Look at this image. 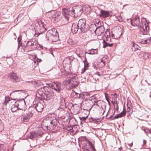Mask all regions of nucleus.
<instances>
[{"label":"nucleus","instance_id":"f257e3e1","mask_svg":"<svg viewBox=\"0 0 151 151\" xmlns=\"http://www.w3.org/2000/svg\"><path fill=\"white\" fill-rule=\"evenodd\" d=\"M83 8L81 6L75 8L70 10L66 9H63V20L64 24H66L68 22V20L70 17H76L80 16L82 13Z\"/></svg>","mask_w":151,"mask_h":151},{"label":"nucleus","instance_id":"f03ea898","mask_svg":"<svg viewBox=\"0 0 151 151\" xmlns=\"http://www.w3.org/2000/svg\"><path fill=\"white\" fill-rule=\"evenodd\" d=\"M79 84L77 76L76 74L74 75L69 79H66L63 81V84L66 87L69 88H76Z\"/></svg>","mask_w":151,"mask_h":151},{"label":"nucleus","instance_id":"7ed1b4c3","mask_svg":"<svg viewBox=\"0 0 151 151\" xmlns=\"http://www.w3.org/2000/svg\"><path fill=\"white\" fill-rule=\"evenodd\" d=\"M57 121L54 116H48L43 120V124H45L47 128L49 127L50 129H54L57 123Z\"/></svg>","mask_w":151,"mask_h":151},{"label":"nucleus","instance_id":"20e7f679","mask_svg":"<svg viewBox=\"0 0 151 151\" xmlns=\"http://www.w3.org/2000/svg\"><path fill=\"white\" fill-rule=\"evenodd\" d=\"M12 105L11 110L13 112H15L18 109L24 111H25L26 109L24 99L12 102Z\"/></svg>","mask_w":151,"mask_h":151},{"label":"nucleus","instance_id":"39448f33","mask_svg":"<svg viewBox=\"0 0 151 151\" xmlns=\"http://www.w3.org/2000/svg\"><path fill=\"white\" fill-rule=\"evenodd\" d=\"M96 29L93 30V31L96 34H97L98 36H100L101 35H104L105 37L106 36V38L108 37H110V33L108 29L104 32L105 29L104 27L101 25V22L99 21L96 23L95 26H97Z\"/></svg>","mask_w":151,"mask_h":151},{"label":"nucleus","instance_id":"423d86ee","mask_svg":"<svg viewBox=\"0 0 151 151\" xmlns=\"http://www.w3.org/2000/svg\"><path fill=\"white\" fill-rule=\"evenodd\" d=\"M46 37L48 40L56 42L58 40V33L56 29H52L47 31Z\"/></svg>","mask_w":151,"mask_h":151},{"label":"nucleus","instance_id":"0eeeda50","mask_svg":"<svg viewBox=\"0 0 151 151\" xmlns=\"http://www.w3.org/2000/svg\"><path fill=\"white\" fill-rule=\"evenodd\" d=\"M77 24L79 29V33H84L88 31L89 29H91V27H90L88 24H86V21L85 19H79Z\"/></svg>","mask_w":151,"mask_h":151},{"label":"nucleus","instance_id":"6e6552de","mask_svg":"<svg viewBox=\"0 0 151 151\" xmlns=\"http://www.w3.org/2000/svg\"><path fill=\"white\" fill-rule=\"evenodd\" d=\"M45 90L43 99L47 101L49 100L54 95L53 90L47 86L45 87Z\"/></svg>","mask_w":151,"mask_h":151},{"label":"nucleus","instance_id":"1a4fd4ad","mask_svg":"<svg viewBox=\"0 0 151 151\" xmlns=\"http://www.w3.org/2000/svg\"><path fill=\"white\" fill-rule=\"evenodd\" d=\"M131 24L138 29L143 24L142 19H140L139 17L136 16L130 20Z\"/></svg>","mask_w":151,"mask_h":151},{"label":"nucleus","instance_id":"9d476101","mask_svg":"<svg viewBox=\"0 0 151 151\" xmlns=\"http://www.w3.org/2000/svg\"><path fill=\"white\" fill-rule=\"evenodd\" d=\"M36 25L37 27H36V29L37 31L38 30L40 31V32L36 33L35 35V37H38L41 34L46 31V29L44 27L43 23L41 21L39 22L38 23H36Z\"/></svg>","mask_w":151,"mask_h":151},{"label":"nucleus","instance_id":"9b49d317","mask_svg":"<svg viewBox=\"0 0 151 151\" xmlns=\"http://www.w3.org/2000/svg\"><path fill=\"white\" fill-rule=\"evenodd\" d=\"M52 89H54L58 92H60L61 90L64 88L63 85L58 82H54L51 84Z\"/></svg>","mask_w":151,"mask_h":151},{"label":"nucleus","instance_id":"f8f14e48","mask_svg":"<svg viewBox=\"0 0 151 151\" xmlns=\"http://www.w3.org/2000/svg\"><path fill=\"white\" fill-rule=\"evenodd\" d=\"M32 109L33 108H30L28 112L23 115V121L24 122H28L29 119L33 116V113L31 111Z\"/></svg>","mask_w":151,"mask_h":151},{"label":"nucleus","instance_id":"ddd939ff","mask_svg":"<svg viewBox=\"0 0 151 151\" xmlns=\"http://www.w3.org/2000/svg\"><path fill=\"white\" fill-rule=\"evenodd\" d=\"M148 23H145L144 24H143L141 26L139 27L137 29L140 32V33L145 35L147 34L148 31L149 29V27L148 26Z\"/></svg>","mask_w":151,"mask_h":151},{"label":"nucleus","instance_id":"4468645a","mask_svg":"<svg viewBox=\"0 0 151 151\" xmlns=\"http://www.w3.org/2000/svg\"><path fill=\"white\" fill-rule=\"evenodd\" d=\"M8 78L13 82H16L19 81V78L18 77L17 74L13 72L9 74Z\"/></svg>","mask_w":151,"mask_h":151},{"label":"nucleus","instance_id":"2eb2a0df","mask_svg":"<svg viewBox=\"0 0 151 151\" xmlns=\"http://www.w3.org/2000/svg\"><path fill=\"white\" fill-rule=\"evenodd\" d=\"M44 102L41 101V102H38L36 104L34 105V107L36 109L37 111L38 112H41L42 111L44 108Z\"/></svg>","mask_w":151,"mask_h":151},{"label":"nucleus","instance_id":"dca6fc26","mask_svg":"<svg viewBox=\"0 0 151 151\" xmlns=\"http://www.w3.org/2000/svg\"><path fill=\"white\" fill-rule=\"evenodd\" d=\"M47 86H44L43 87H41L40 89H39L36 93V96L39 98L43 99V98L45 95L44 92H45V87Z\"/></svg>","mask_w":151,"mask_h":151},{"label":"nucleus","instance_id":"f3484780","mask_svg":"<svg viewBox=\"0 0 151 151\" xmlns=\"http://www.w3.org/2000/svg\"><path fill=\"white\" fill-rule=\"evenodd\" d=\"M47 17L50 18H55L59 16V14L57 12L55 11H52L51 12H48L47 14Z\"/></svg>","mask_w":151,"mask_h":151},{"label":"nucleus","instance_id":"a211bd4d","mask_svg":"<svg viewBox=\"0 0 151 151\" xmlns=\"http://www.w3.org/2000/svg\"><path fill=\"white\" fill-rule=\"evenodd\" d=\"M79 29L77 23H73L72 24L71 30L73 33L75 34L78 32H79Z\"/></svg>","mask_w":151,"mask_h":151},{"label":"nucleus","instance_id":"6ab92c4d","mask_svg":"<svg viewBox=\"0 0 151 151\" xmlns=\"http://www.w3.org/2000/svg\"><path fill=\"white\" fill-rule=\"evenodd\" d=\"M131 48L133 51H136L138 50H140L141 47L137 44L132 41L131 45Z\"/></svg>","mask_w":151,"mask_h":151},{"label":"nucleus","instance_id":"aec40b11","mask_svg":"<svg viewBox=\"0 0 151 151\" xmlns=\"http://www.w3.org/2000/svg\"><path fill=\"white\" fill-rule=\"evenodd\" d=\"M23 90H15L12 91L10 94V95L11 96H14L15 97H16L18 96L21 93H23Z\"/></svg>","mask_w":151,"mask_h":151},{"label":"nucleus","instance_id":"412c9836","mask_svg":"<svg viewBox=\"0 0 151 151\" xmlns=\"http://www.w3.org/2000/svg\"><path fill=\"white\" fill-rule=\"evenodd\" d=\"M100 16L104 17H108L111 15L110 13L108 11L101 10L100 14Z\"/></svg>","mask_w":151,"mask_h":151},{"label":"nucleus","instance_id":"4be33fe9","mask_svg":"<svg viewBox=\"0 0 151 151\" xmlns=\"http://www.w3.org/2000/svg\"><path fill=\"white\" fill-rule=\"evenodd\" d=\"M82 52L83 51L82 48L79 47L76 49L75 51L76 53L80 58L82 57L83 56Z\"/></svg>","mask_w":151,"mask_h":151},{"label":"nucleus","instance_id":"5701e85b","mask_svg":"<svg viewBox=\"0 0 151 151\" xmlns=\"http://www.w3.org/2000/svg\"><path fill=\"white\" fill-rule=\"evenodd\" d=\"M123 110L124 111H122L120 114L116 115L114 117L113 119H118L124 116L125 115L126 111H125L124 107L123 108Z\"/></svg>","mask_w":151,"mask_h":151},{"label":"nucleus","instance_id":"b1692460","mask_svg":"<svg viewBox=\"0 0 151 151\" xmlns=\"http://www.w3.org/2000/svg\"><path fill=\"white\" fill-rule=\"evenodd\" d=\"M88 144L90 148H86L85 149V151H91H91H96L94 145L92 144L91 142L90 141H88Z\"/></svg>","mask_w":151,"mask_h":151},{"label":"nucleus","instance_id":"393cba45","mask_svg":"<svg viewBox=\"0 0 151 151\" xmlns=\"http://www.w3.org/2000/svg\"><path fill=\"white\" fill-rule=\"evenodd\" d=\"M32 44L33 45L32 47V50H34L36 48H37L38 47L42 49H43V46H41L40 45L38 44L37 42H33Z\"/></svg>","mask_w":151,"mask_h":151},{"label":"nucleus","instance_id":"a878e982","mask_svg":"<svg viewBox=\"0 0 151 151\" xmlns=\"http://www.w3.org/2000/svg\"><path fill=\"white\" fill-rule=\"evenodd\" d=\"M70 73L66 72L65 70L63 68L61 69L60 70V72L58 73V75L60 76H61L64 74L69 75H70Z\"/></svg>","mask_w":151,"mask_h":151},{"label":"nucleus","instance_id":"bb28decb","mask_svg":"<svg viewBox=\"0 0 151 151\" xmlns=\"http://www.w3.org/2000/svg\"><path fill=\"white\" fill-rule=\"evenodd\" d=\"M32 83L35 87H37L41 86L42 85V83L39 80H37L32 82Z\"/></svg>","mask_w":151,"mask_h":151},{"label":"nucleus","instance_id":"cd10ccee","mask_svg":"<svg viewBox=\"0 0 151 151\" xmlns=\"http://www.w3.org/2000/svg\"><path fill=\"white\" fill-rule=\"evenodd\" d=\"M71 96L74 98H80L81 96V95L74 91L72 92L71 94Z\"/></svg>","mask_w":151,"mask_h":151},{"label":"nucleus","instance_id":"c85d7f7f","mask_svg":"<svg viewBox=\"0 0 151 151\" xmlns=\"http://www.w3.org/2000/svg\"><path fill=\"white\" fill-rule=\"evenodd\" d=\"M139 57H143L145 59H147L149 58V55L144 52H142L139 55Z\"/></svg>","mask_w":151,"mask_h":151},{"label":"nucleus","instance_id":"c756f323","mask_svg":"<svg viewBox=\"0 0 151 151\" xmlns=\"http://www.w3.org/2000/svg\"><path fill=\"white\" fill-rule=\"evenodd\" d=\"M33 42V41H28L27 43V48L30 50H32Z\"/></svg>","mask_w":151,"mask_h":151},{"label":"nucleus","instance_id":"7c9ffc66","mask_svg":"<svg viewBox=\"0 0 151 151\" xmlns=\"http://www.w3.org/2000/svg\"><path fill=\"white\" fill-rule=\"evenodd\" d=\"M38 136L36 132H32L30 133L29 138L31 139H33L34 138H36Z\"/></svg>","mask_w":151,"mask_h":151},{"label":"nucleus","instance_id":"2f4dec72","mask_svg":"<svg viewBox=\"0 0 151 151\" xmlns=\"http://www.w3.org/2000/svg\"><path fill=\"white\" fill-rule=\"evenodd\" d=\"M9 97V96H6L5 97V101L3 102V104L5 105L7 104V103L10 101Z\"/></svg>","mask_w":151,"mask_h":151},{"label":"nucleus","instance_id":"473e14b6","mask_svg":"<svg viewBox=\"0 0 151 151\" xmlns=\"http://www.w3.org/2000/svg\"><path fill=\"white\" fill-rule=\"evenodd\" d=\"M141 129L142 130H143L144 132L147 134L148 133H151V131L149 130L147 128H145L144 129H143V127H142L141 128Z\"/></svg>","mask_w":151,"mask_h":151},{"label":"nucleus","instance_id":"72a5a7b5","mask_svg":"<svg viewBox=\"0 0 151 151\" xmlns=\"http://www.w3.org/2000/svg\"><path fill=\"white\" fill-rule=\"evenodd\" d=\"M127 112L128 114V115H127V116H129V115H130L132 112V108L127 107Z\"/></svg>","mask_w":151,"mask_h":151},{"label":"nucleus","instance_id":"f704fd0d","mask_svg":"<svg viewBox=\"0 0 151 151\" xmlns=\"http://www.w3.org/2000/svg\"><path fill=\"white\" fill-rule=\"evenodd\" d=\"M120 35H118L117 36L116 33L115 34H112L111 35L112 37L114 39H118L120 37Z\"/></svg>","mask_w":151,"mask_h":151},{"label":"nucleus","instance_id":"c9c22d12","mask_svg":"<svg viewBox=\"0 0 151 151\" xmlns=\"http://www.w3.org/2000/svg\"><path fill=\"white\" fill-rule=\"evenodd\" d=\"M5 148L3 145L0 144V151H5Z\"/></svg>","mask_w":151,"mask_h":151},{"label":"nucleus","instance_id":"e433bc0d","mask_svg":"<svg viewBox=\"0 0 151 151\" xmlns=\"http://www.w3.org/2000/svg\"><path fill=\"white\" fill-rule=\"evenodd\" d=\"M127 107L132 108V104L130 101H127Z\"/></svg>","mask_w":151,"mask_h":151},{"label":"nucleus","instance_id":"4c0bfd02","mask_svg":"<svg viewBox=\"0 0 151 151\" xmlns=\"http://www.w3.org/2000/svg\"><path fill=\"white\" fill-rule=\"evenodd\" d=\"M85 11H87L86 12H89L91 10V7L90 6H86V7H85Z\"/></svg>","mask_w":151,"mask_h":151},{"label":"nucleus","instance_id":"58836bf2","mask_svg":"<svg viewBox=\"0 0 151 151\" xmlns=\"http://www.w3.org/2000/svg\"><path fill=\"white\" fill-rule=\"evenodd\" d=\"M117 19L118 21L119 22H122L123 21V19L121 16H119L118 17H117Z\"/></svg>","mask_w":151,"mask_h":151},{"label":"nucleus","instance_id":"ea45409f","mask_svg":"<svg viewBox=\"0 0 151 151\" xmlns=\"http://www.w3.org/2000/svg\"><path fill=\"white\" fill-rule=\"evenodd\" d=\"M90 51L91 52L92 55H93L97 53V51L96 50V49H91Z\"/></svg>","mask_w":151,"mask_h":151},{"label":"nucleus","instance_id":"a19ab883","mask_svg":"<svg viewBox=\"0 0 151 151\" xmlns=\"http://www.w3.org/2000/svg\"><path fill=\"white\" fill-rule=\"evenodd\" d=\"M88 116H87L86 117H79V118L81 120H83L84 121H85L86 119L87 118Z\"/></svg>","mask_w":151,"mask_h":151},{"label":"nucleus","instance_id":"79ce46f5","mask_svg":"<svg viewBox=\"0 0 151 151\" xmlns=\"http://www.w3.org/2000/svg\"><path fill=\"white\" fill-rule=\"evenodd\" d=\"M22 52H24L26 50V48L27 47V45H24L22 46Z\"/></svg>","mask_w":151,"mask_h":151},{"label":"nucleus","instance_id":"37998d69","mask_svg":"<svg viewBox=\"0 0 151 151\" xmlns=\"http://www.w3.org/2000/svg\"><path fill=\"white\" fill-rule=\"evenodd\" d=\"M95 119V120L96 121H94V123H96L101 121L102 120V119H101V118H96V119Z\"/></svg>","mask_w":151,"mask_h":151},{"label":"nucleus","instance_id":"c03bdc74","mask_svg":"<svg viewBox=\"0 0 151 151\" xmlns=\"http://www.w3.org/2000/svg\"><path fill=\"white\" fill-rule=\"evenodd\" d=\"M83 62L84 63V66H85L86 64H87V66H88V63L87 62V61L86 58H85V60Z\"/></svg>","mask_w":151,"mask_h":151},{"label":"nucleus","instance_id":"a18cd8bd","mask_svg":"<svg viewBox=\"0 0 151 151\" xmlns=\"http://www.w3.org/2000/svg\"><path fill=\"white\" fill-rule=\"evenodd\" d=\"M141 43L142 44H146L147 43V40H142Z\"/></svg>","mask_w":151,"mask_h":151},{"label":"nucleus","instance_id":"49530a36","mask_svg":"<svg viewBox=\"0 0 151 151\" xmlns=\"http://www.w3.org/2000/svg\"><path fill=\"white\" fill-rule=\"evenodd\" d=\"M89 120L90 122L93 121V122H94V121H96L95 119H94V118H89Z\"/></svg>","mask_w":151,"mask_h":151},{"label":"nucleus","instance_id":"de8ad7c7","mask_svg":"<svg viewBox=\"0 0 151 151\" xmlns=\"http://www.w3.org/2000/svg\"><path fill=\"white\" fill-rule=\"evenodd\" d=\"M106 105H104L103 106H101V107L102 108V109L103 110V113L102 114L103 115L104 113V112H105V110H104V108H103V107H104L105 109L106 108Z\"/></svg>","mask_w":151,"mask_h":151},{"label":"nucleus","instance_id":"09e8293b","mask_svg":"<svg viewBox=\"0 0 151 151\" xmlns=\"http://www.w3.org/2000/svg\"><path fill=\"white\" fill-rule=\"evenodd\" d=\"M94 75H97L99 76H100L101 75V74L99 73V72H96L94 73Z\"/></svg>","mask_w":151,"mask_h":151},{"label":"nucleus","instance_id":"8fccbe9b","mask_svg":"<svg viewBox=\"0 0 151 151\" xmlns=\"http://www.w3.org/2000/svg\"><path fill=\"white\" fill-rule=\"evenodd\" d=\"M99 101H96V102H95V105L97 106H98L99 107H100V106L98 105V102Z\"/></svg>","mask_w":151,"mask_h":151},{"label":"nucleus","instance_id":"3c124183","mask_svg":"<svg viewBox=\"0 0 151 151\" xmlns=\"http://www.w3.org/2000/svg\"><path fill=\"white\" fill-rule=\"evenodd\" d=\"M86 53H87V54H89L92 55L91 52L90 51V50H88V52H86Z\"/></svg>","mask_w":151,"mask_h":151},{"label":"nucleus","instance_id":"603ef678","mask_svg":"<svg viewBox=\"0 0 151 151\" xmlns=\"http://www.w3.org/2000/svg\"><path fill=\"white\" fill-rule=\"evenodd\" d=\"M82 95H83L84 96L86 95V96H89V94L88 93H85L84 94H83ZM82 95V94L81 95Z\"/></svg>","mask_w":151,"mask_h":151},{"label":"nucleus","instance_id":"864d4df0","mask_svg":"<svg viewBox=\"0 0 151 151\" xmlns=\"http://www.w3.org/2000/svg\"><path fill=\"white\" fill-rule=\"evenodd\" d=\"M107 46H108V44H106V43L105 44H104L103 47L104 48H105Z\"/></svg>","mask_w":151,"mask_h":151},{"label":"nucleus","instance_id":"5fc2aeb1","mask_svg":"<svg viewBox=\"0 0 151 151\" xmlns=\"http://www.w3.org/2000/svg\"><path fill=\"white\" fill-rule=\"evenodd\" d=\"M143 145H145L146 144V141L145 139H144L143 140Z\"/></svg>","mask_w":151,"mask_h":151},{"label":"nucleus","instance_id":"6e6d98bb","mask_svg":"<svg viewBox=\"0 0 151 151\" xmlns=\"http://www.w3.org/2000/svg\"><path fill=\"white\" fill-rule=\"evenodd\" d=\"M106 44H108V46H109L110 47H111L113 45V44H109L106 43Z\"/></svg>","mask_w":151,"mask_h":151},{"label":"nucleus","instance_id":"4d7b16f0","mask_svg":"<svg viewBox=\"0 0 151 151\" xmlns=\"http://www.w3.org/2000/svg\"><path fill=\"white\" fill-rule=\"evenodd\" d=\"M128 144L130 147H132V142L129 144Z\"/></svg>","mask_w":151,"mask_h":151},{"label":"nucleus","instance_id":"13d9d810","mask_svg":"<svg viewBox=\"0 0 151 151\" xmlns=\"http://www.w3.org/2000/svg\"><path fill=\"white\" fill-rule=\"evenodd\" d=\"M37 62H40V61H41V59H37Z\"/></svg>","mask_w":151,"mask_h":151},{"label":"nucleus","instance_id":"bf43d9fd","mask_svg":"<svg viewBox=\"0 0 151 151\" xmlns=\"http://www.w3.org/2000/svg\"><path fill=\"white\" fill-rule=\"evenodd\" d=\"M20 42H21L20 40L18 41V47H19L20 46Z\"/></svg>","mask_w":151,"mask_h":151},{"label":"nucleus","instance_id":"052dcab7","mask_svg":"<svg viewBox=\"0 0 151 151\" xmlns=\"http://www.w3.org/2000/svg\"><path fill=\"white\" fill-rule=\"evenodd\" d=\"M105 97H106V99L107 100V101H108V103H110V102L108 100V98H107V97L106 96V95H105Z\"/></svg>","mask_w":151,"mask_h":151},{"label":"nucleus","instance_id":"680f3d73","mask_svg":"<svg viewBox=\"0 0 151 151\" xmlns=\"http://www.w3.org/2000/svg\"><path fill=\"white\" fill-rule=\"evenodd\" d=\"M150 42H151V37H150L148 40Z\"/></svg>","mask_w":151,"mask_h":151},{"label":"nucleus","instance_id":"e2e57ef3","mask_svg":"<svg viewBox=\"0 0 151 151\" xmlns=\"http://www.w3.org/2000/svg\"><path fill=\"white\" fill-rule=\"evenodd\" d=\"M122 147H120L119 148V151H121V150L122 149Z\"/></svg>","mask_w":151,"mask_h":151},{"label":"nucleus","instance_id":"0e129e2a","mask_svg":"<svg viewBox=\"0 0 151 151\" xmlns=\"http://www.w3.org/2000/svg\"><path fill=\"white\" fill-rule=\"evenodd\" d=\"M135 77H133V78H131L130 79H132V80H134V79H135Z\"/></svg>","mask_w":151,"mask_h":151},{"label":"nucleus","instance_id":"69168bd1","mask_svg":"<svg viewBox=\"0 0 151 151\" xmlns=\"http://www.w3.org/2000/svg\"><path fill=\"white\" fill-rule=\"evenodd\" d=\"M85 70H86V69L84 68V71H83V72H81V73H83L84 72V71H85Z\"/></svg>","mask_w":151,"mask_h":151},{"label":"nucleus","instance_id":"338daca9","mask_svg":"<svg viewBox=\"0 0 151 151\" xmlns=\"http://www.w3.org/2000/svg\"><path fill=\"white\" fill-rule=\"evenodd\" d=\"M101 62H103V63H104V61L102 59H101Z\"/></svg>","mask_w":151,"mask_h":151},{"label":"nucleus","instance_id":"774afa93","mask_svg":"<svg viewBox=\"0 0 151 151\" xmlns=\"http://www.w3.org/2000/svg\"><path fill=\"white\" fill-rule=\"evenodd\" d=\"M13 99V100H16V99L15 98H14V99Z\"/></svg>","mask_w":151,"mask_h":151}]
</instances>
